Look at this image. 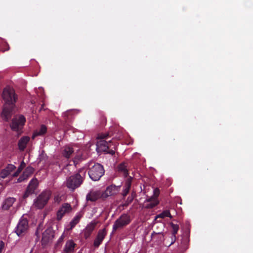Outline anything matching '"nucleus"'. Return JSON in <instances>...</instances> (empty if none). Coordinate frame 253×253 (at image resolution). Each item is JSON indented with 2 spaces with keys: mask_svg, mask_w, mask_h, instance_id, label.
<instances>
[{
  "mask_svg": "<svg viewBox=\"0 0 253 253\" xmlns=\"http://www.w3.org/2000/svg\"><path fill=\"white\" fill-rule=\"evenodd\" d=\"M159 204V201L156 197H150L147 199L144 203V207L146 209H152Z\"/></svg>",
  "mask_w": 253,
  "mask_h": 253,
  "instance_id": "f3484780",
  "label": "nucleus"
},
{
  "mask_svg": "<svg viewBox=\"0 0 253 253\" xmlns=\"http://www.w3.org/2000/svg\"><path fill=\"white\" fill-rule=\"evenodd\" d=\"M83 215L81 213H77L70 222V227L69 229H72L80 221Z\"/></svg>",
  "mask_w": 253,
  "mask_h": 253,
  "instance_id": "393cba45",
  "label": "nucleus"
},
{
  "mask_svg": "<svg viewBox=\"0 0 253 253\" xmlns=\"http://www.w3.org/2000/svg\"><path fill=\"white\" fill-rule=\"evenodd\" d=\"M75 151L73 147L69 146H65L63 148L62 152L63 156L65 157V158H69L70 157L72 156V154L74 153Z\"/></svg>",
  "mask_w": 253,
  "mask_h": 253,
  "instance_id": "aec40b11",
  "label": "nucleus"
},
{
  "mask_svg": "<svg viewBox=\"0 0 253 253\" xmlns=\"http://www.w3.org/2000/svg\"><path fill=\"white\" fill-rule=\"evenodd\" d=\"M75 159L78 158V157H76V156L75 157Z\"/></svg>",
  "mask_w": 253,
  "mask_h": 253,
  "instance_id": "4c0bfd02",
  "label": "nucleus"
},
{
  "mask_svg": "<svg viewBox=\"0 0 253 253\" xmlns=\"http://www.w3.org/2000/svg\"><path fill=\"white\" fill-rule=\"evenodd\" d=\"M97 222L95 221H92L87 224L83 231V234L85 239L88 238L90 236Z\"/></svg>",
  "mask_w": 253,
  "mask_h": 253,
  "instance_id": "dca6fc26",
  "label": "nucleus"
},
{
  "mask_svg": "<svg viewBox=\"0 0 253 253\" xmlns=\"http://www.w3.org/2000/svg\"><path fill=\"white\" fill-rule=\"evenodd\" d=\"M72 211V207L68 203H64L59 209L56 213V219L58 221L61 220L62 217L66 213H69Z\"/></svg>",
  "mask_w": 253,
  "mask_h": 253,
  "instance_id": "9d476101",
  "label": "nucleus"
},
{
  "mask_svg": "<svg viewBox=\"0 0 253 253\" xmlns=\"http://www.w3.org/2000/svg\"><path fill=\"white\" fill-rule=\"evenodd\" d=\"M127 168V164L126 162L122 163L117 167L118 171L122 172L125 177L127 176L128 174Z\"/></svg>",
  "mask_w": 253,
  "mask_h": 253,
  "instance_id": "5701e85b",
  "label": "nucleus"
},
{
  "mask_svg": "<svg viewBox=\"0 0 253 253\" xmlns=\"http://www.w3.org/2000/svg\"><path fill=\"white\" fill-rule=\"evenodd\" d=\"M88 174L92 180L97 181L104 175V169L101 165L96 163L90 168Z\"/></svg>",
  "mask_w": 253,
  "mask_h": 253,
  "instance_id": "39448f33",
  "label": "nucleus"
},
{
  "mask_svg": "<svg viewBox=\"0 0 253 253\" xmlns=\"http://www.w3.org/2000/svg\"><path fill=\"white\" fill-rule=\"evenodd\" d=\"M34 169L33 167L29 166L27 167L21 175L17 179V182H21L27 180L33 173Z\"/></svg>",
  "mask_w": 253,
  "mask_h": 253,
  "instance_id": "ddd939ff",
  "label": "nucleus"
},
{
  "mask_svg": "<svg viewBox=\"0 0 253 253\" xmlns=\"http://www.w3.org/2000/svg\"><path fill=\"white\" fill-rule=\"evenodd\" d=\"M133 199L134 194L132 193L131 196H129L126 200V202L127 203V204L130 203L133 201Z\"/></svg>",
  "mask_w": 253,
  "mask_h": 253,
  "instance_id": "473e14b6",
  "label": "nucleus"
},
{
  "mask_svg": "<svg viewBox=\"0 0 253 253\" xmlns=\"http://www.w3.org/2000/svg\"><path fill=\"white\" fill-rule=\"evenodd\" d=\"M159 194V191L158 189H155L154 190V196L152 197H156V199H157V197L158 196Z\"/></svg>",
  "mask_w": 253,
  "mask_h": 253,
  "instance_id": "72a5a7b5",
  "label": "nucleus"
},
{
  "mask_svg": "<svg viewBox=\"0 0 253 253\" xmlns=\"http://www.w3.org/2000/svg\"><path fill=\"white\" fill-rule=\"evenodd\" d=\"M76 244L72 240L68 241L65 245L64 251L66 253H70L74 250Z\"/></svg>",
  "mask_w": 253,
  "mask_h": 253,
  "instance_id": "b1692460",
  "label": "nucleus"
},
{
  "mask_svg": "<svg viewBox=\"0 0 253 253\" xmlns=\"http://www.w3.org/2000/svg\"><path fill=\"white\" fill-rule=\"evenodd\" d=\"M166 217H169L170 218H172V216L171 215L169 211H168V210L164 211L162 213H161L160 214H158L156 216V219H157L158 218H165Z\"/></svg>",
  "mask_w": 253,
  "mask_h": 253,
  "instance_id": "bb28decb",
  "label": "nucleus"
},
{
  "mask_svg": "<svg viewBox=\"0 0 253 253\" xmlns=\"http://www.w3.org/2000/svg\"><path fill=\"white\" fill-rule=\"evenodd\" d=\"M103 194L101 190H92L86 195V200L95 202L100 198L103 199Z\"/></svg>",
  "mask_w": 253,
  "mask_h": 253,
  "instance_id": "9b49d317",
  "label": "nucleus"
},
{
  "mask_svg": "<svg viewBox=\"0 0 253 253\" xmlns=\"http://www.w3.org/2000/svg\"><path fill=\"white\" fill-rule=\"evenodd\" d=\"M83 181L81 175L79 173L69 177L67 179L66 185L69 189L72 190L79 187Z\"/></svg>",
  "mask_w": 253,
  "mask_h": 253,
  "instance_id": "423d86ee",
  "label": "nucleus"
},
{
  "mask_svg": "<svg viewBox=\"0 0 253 253\" xmlns=\"http://www.w3.org/2000/svg\"><path fill=\"white\" fill-rule=\"evenodd\" d=\"M130 217L127 214H123L115 222L113 226V231L117 230L118 228H121L126 226L130 222Z\"/></svg>",
  "mask_w": 253,
  "mask_h": 253,
  "instance_id": "0eeeda50",
  "label": "nucleus"
},
{
  "mask_svg": "<svg viewBox=\"0 0 253 253\" xmlns=\"http://www.w3.org/2000/svg\"><path fill=\"white\" fill-rule=\"evenodd\" d=\"M170 225L172 228L171 230V234H172V237L171 240L172 242L171 243V244H172L174 243V242L176 240V234L177 233V232L179 230V226L177 224H175L173 223H170Z\"/></svg>",
  "mask_w": 253,
  "mask_h": 253,
  "instance_id": "4be33fe9",
  "label": "nucleus"
},
{
  "mask_svg": "<svg viewBox=\"0 0 253 253\" xmlns=\"http://www.w3.org/2000/svg\"><path fill=\"white\" fill-rule=\"evenodd\" d=\"M4 243L2 241L0 242V253H1L2 249L4 247Z\"/></svg>",
  "mask_w": 253,
  "mask_h": 253,
  "instance_id": "c9c22d12",
  "label": "nucleus"
},
{
  "mask_svg": "<svg viewBox=\"0 0 253 253\" xmlns=\"http://www.w3.org/2000/svg\"><path fill=\"white\" fill-rule=\"evenodd\" d=\"M110 137L109 134L101 133L98 135L97 137L98 141L96 143V151L98 153L104 152L105 154H110L112 156L115 154V146L110 149L111 147L112 140H107Z\"/></svg>",
  "mask_w": 253,
  "mask_h": 253,
  "instance_id": "f03ea898",
  "label": "nucleus"
},
{
  "mask_svg": "<svg viewBox=\"0 0 253 253\" xmlns=\"http://www.w3.org/2000/svg\"><path fill=\"white\" fill-rule=\"evenodd\" d=\"M120 190V186L111 185L108 186L105 191H103V199H105L109 196L115 195Z\"/></svg>",
  "mask_w": 253,
  "mask_h": 253,
  "instance_id": "f8f14e48",
  "label": "nucleus"
},
{
  "mask_svg": "<svg viewBox=\"0 0 253 253\" xmlns=\"http://www.w3.org/2000/svg\"><path fill=\"white\" fill-rule=\"evenodd\" d=\"M2 97L4 103L1 117L4 121L8 122L13 114L18 96L12 87L7 86L3 89Z\"/></svg>",
  "mask_w": 253,
  "mask_h": 253,
  "instance_id": "f257e3e1",
  "label": "nucleus"
},
{
  "mask_svg": "<svg viewBox=\"0 0 253 253\" xmlns=\"http://www.w3.org/2000/svg\"><path fill=\"white\" fill-rule=\"evenodd\" d=\"M4 44H5V45L6 46H7V48H3L2 49V51L3 52L5 51H7V50H8L9 49V46L8 44L7 43H5Z\"/></svg>",
  "mask_w": 253,
  "mask_h": 253,
  "instance_id": "e433bc0d",
  "label": "nucleus"
},
{
  "mask_svg": "<svg viewBox=\"0 0 253 253\" xmlns=\"http://www.w3.org/2000/svg\"><path fill=\"white\" fill-rule=\"evenodd\" d=\"M26 122V118L23 115L15 116L12 120L10 126L12 130L17 132L20 135L22 132V129Z\"/></svg>",
  "mask_w": 253,
  "mask_h": 253,
  "instance_id": "20e7f679",
  "label": "nucleus"
},
{
  "mask_svg": "<svg viewBox=\"0 0 253 253\" xmlns=\"http://www.w3.org/2000/svg\"><path fill=\"white\" fill-rule=\"evenodd\" d=\"M39 181L36 178H32L29 182L23 195V198H26L30 195L34 194L38 188Z\"/></svg>",
  "mask_w": 253,
  "mask_h": 253,
  "instance_id": "6e6552de",
  "label": "nucleus"
},
{
  "mask_svg": "<svg viewBox=\"0 0 253 253\" xmlns=\"http://www.w3.org/2000/svg\"><path fill=\"white\" fill-rule=\"evenodd\" d=\"M51 195V191L46 190L42 191L34 201L33 206L39 209H42L47 204Z\"/></svg>",
  "mask_w": 253,
  "mask_h": 253,
  "instance_id": "7ed1b4c3",
  "label": "nucleus"
},
{
  "mask_svg": "<svg viewBox=\"0 0 253 253\" xmlns=\"http://www.w3.org/2000/svg\"><path fill=\"white\" fill-rule=\"evenodd\" d=\"M15 201L16 199L14 198L9 197L6 198L3 202L2 209L3 210H8Z\"/></svg>",
  "mask_w": 253,
  "mask_h": 253,
  "instance_id": "a211bd4d",
  "label": "nucleus"
},
{
  "mask_svg": "<svg viewBox=\"0 0 253 253\" xmlns=\"http://www.w3.org/2000/svg\"><path fill=\"white\" fill-rule=\"evenodd\" d=\"M28 228V221L27 218L21 217L15 230V232L19 236L25 233Z\"/></svg>",
  "mask_w": 253,
  "mask_h": 253,
  "instance_id": "1a4fd4ad",
  "label": "nucleus"
},
{
  "mask_svg": "<svg viewBox=\"0 0 253 253\" xmlns=\"http://www.w3.org/2000/svg\"><path fill=\"white\" fill-rule=\"evenodd\" d=\"M30 141L29 136H25L22 137L19 140L18 143V148L20 150L23 151L26 147L27 143Z\"/></svg>",
  "mask_w": 253,
  "mask_h": 253,
  "instance_id": "6ab92c4d",
  "label": "nucleus"
},
{
  "mask_svg": "<svg viewBox=\"0 0 253 253\" xmlns=\"http://www.w3.org/2000/svg\"><path fill=\"white\" fill-rule=\"evenodd\" d=\"M9 174H10V173L5 169L1 171L0 173V177L2 178H4Z\"/></svg>",
  "mask_w": 253,
  "mask_h": 253,
  "instance_id": "c85d7f7f",
  "label": "nucleus"
},
{
  "mask_svg": "<svg viewBox=\"0 0 253 253\" xmlns=\"http://www.w3.org/2000/svg\"><path fill=\"white\" fill-rule=\"evenodd\" d=\"M16 169V167L12 164H9L8 166L6 167L5 169L7 171H8L10 174L11 172L14 170Z\"/></svg>",
  "mask_w": 253,
  "mask_h": 253,
  "instance_id": "c756f323",
  "label": "nucleus"
},
{
  "mask_svg": "<svg viewBox=\"0 0 253 253\" xmlns=\"http://www.w3.org/2000/svg\"><path fill=\"white\" fill-rule=\"evenodd\" d=\"M65 237V236H64V234H63L59 238V239L58 240V241H57V244H60V243H61L64 238Z\"/></svg>",
  "mask_w": 253,
  "mask_h": 253,
  "instance_id": "f704fd0d",
  "label": "nucleus"
},
{
  "mask_svg": "<svg viewBox=\"0 0 253 253\" xmlns=\"http://www.w3.org/2000/svg\"><path fill=\"white\" fill-rule=\"evenodd\" d=\"M26 164L23 162H22L20 165L19 166L17 171L15 172L13 174L12 176L13 177L17 176L19 173L22 171V170L25 167Z\"/></svg>",
  "mask_w": 253,
  "mask_h": 253,
  "instance_id": "cd10ccee",
  "label": "nucleus"
},
{
  "mask_svg": "<svg viewBox=\"0 0 253 253\" xmlns=\"http://www.w3.org/2000/svg\"><path fill=\"white\" fill-rule=\"evenodd\" d=\"M132 178L131 177H128L126 181L124 186V189L123 190L122 195L123 197L126 196L128 193L130 188L131 185Z\"/></svg>",
  "mask_w": 253,
  "mask_h": 253,
  "instance_id": "412c9836",
  "label": "nucleus"
},
{
  "mask_svg": "<svg viewBox=\"0 0 253 253\" xmlns=\"http://www.w3.org/2000/svg\"><path fill=\"white\" fill-rule=\"evenodd\" d=\"M106 234V232L105 229L99 230L97 233V235L95 238L94 243L93 246L95 248H98L99 245L101 244L103 239H104Z\"/></svg>",
  "mask_w": 253,
  "mask_h": 253,
  "instance_id": "4468645a",
  "label": "nucleus"
},
{
  "mask_svg": "<svg viewBox=\"0 0 253 253\" xmlns=\"http://www.w3.org/2000/svg\"><path fill=\"white\" fill-rule=\"evenodd\" d=\"M53 236L54 234L52 229L50 228H48L42 233V243L43 244H46L53 238Z\"/></svg>",
  "mask_w": 253,
  "mask_h": 253,
  "instance_id": "2eb2a0df",
  "label": "nucleus"
},
{
  "mask_svg": "<svg viewBox=\"0 0 253 253\" xmlns=\"http://www.w3.org/2000/svg\"><path fill=\"white\" fill-rule=\"evenodd\" d=\"M162 235V232H156L155 231H153V232L151 234V238L152 240L157 238L158 236Z\"/></svg>",
  "mask_w": 253,
  "mask_h": 253,
  "instance_id": "7c9ffc66",
  "label": "nucleus"
},
{
  "mask_svg": "<svg viewBox=\"0 0 253 253\" xmlns=\"http://www.w3.org/2000/svg\"><path fill=\"white\" fill-rule=\"evenodd\" d=\"M47 127L44 125H42L39 129H37L34 133L33 136L43 135L46 133Z\"/></svg>",
  "mask_w": 253,
  "mask_h": 253,
  "instance_id": "a878e982",
  "label": "nucleus"
},
{
  "mask_svg": "<svg viewBox=\"0 0 253 253\" xmlns=\"http://www.w3.org/2000/svg\"><path fill=\"white\" fill-rule=\"evenodd\" d=\"M53 200L54 203L59 204L61 201V198L59 195H56L54 196Z\"/></svg>",
  "mask_w": 253,
  "mask_h": 253,
  "instance_id": "2f4dec72",
  "label": "nucleus"
}]
</instances>
